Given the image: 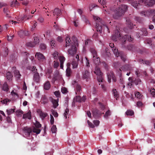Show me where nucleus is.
<instances>
[{"instance_id": "1", "label": "nucleus", "mask_w": 155, "mask_h": 155, "mask_svg": "<svg viewBox=\"0 0 155 155\" xmlns=\"http://www.w3.org/2000/svg\"><path fill=\"white\" fill-rule=\"evenodd\" d=\"M68 40V55H70L75 58L77 52V47L78 46V44L77 38L74 36L71 37Z\"/></svg>"}, {"instance_id": "2", "label": "nucleus", "mask_w": 155, "mask_h": 155, "mask_svg": "<svg viewBox=\"0 0 155 155\" xmlns=\"http://www.w3.org/2000/svg\"><path fill=\"white\" fill-rule=\"evenodd\" d=\"M128 6L126 5H119L112 13L113 17L115 19H118L122 16L127 11Z\"/></svg>"}, {"instance_id": "3", "label": "nucleus", "mask_w": 155, "mask_h": 155, "mask_svg": "<svg viewBox=\"0 0 155 155\" xmlns=\"http://www.w3.org/2000/svg\"><path fill=\"white\" fill-rule=\"evenodd\" d=\"M94 72L97 76V78L98 81L99 83V85H100L101 84L102 87H104V86L103 84L104 79L102 77V73L101 72L99 68L97 66H96Z\"/></svg>"}, {"instance_id": "4", "label": "nucleus", "mask_w": 155, "mask_h": 155, "mask_svg": "<svg viewBox=\"0 0 155 155\" xmlns=\"http://www.w3.org/2000/svg\"><path fill=\"white\" fill-rule=\"evenodd\" d=\"M93 18L94 20L99 21V22H100L99 23H98V24H97L96 25L97 30V31H99L101 33L102 32V29H104V30L107 31H108V32H109V31H108L109 29L107 26L105 25H103L102 26H101V25H100L101 23V22H100L101 21V19L99 17L97 16H95V15H93Z\"/></svg>"}, {"instance_id": "5", "label": "nucleus", "mask_w": 155, "mask_h": 155, "mask_svg": "<svg viewBox=\"0 0 155 155\" xmlns=\"http://www.w3.org/2000/svg\"><path fill=\"white\" fill-rule=\"evenodd\" d=\"M92 54L93 61L94 63L96 64H99L100 63V59L98 57L96 51L94 50H93L91 51Z\"/></svg>"}, {"instance_id": "6", "label": "nucleus", "mask_w": 155, "mask_h": 155, "mask_svg": "<svg viewBox=\"0 0 155 155\" xmlns=\"http://www.w3.org/2000/svg\"><path fill=\"white\" fill-rule=\"evenodd\" d=\"M92 112L93 116L96 119L99 118L102 114H104L103 112L102 113L100 110L97 109H94Z\"/></svg>"}, {"instance_id": "7", "label": "nucleus", "mask_w": 155, "mask_h": 155, "mask_svg": "<svg viewBox=\"0 0 155 155\" xmlns=\"http://www.w3.org/2000/svg\"><path fill=\"white\" fill-rule=\"evenodd\" d=\"M79 60V55L78 54H77L75 58H73V60L71 62L73 68H76L78 67V62Z\"/></svg>"}, {"instance_id": "8", "label": "nucleus", "mask_w": 155, "mask_h": 155, "mask_svg": "<svg viewBox=\"0 0 155 155\" xmlns=\"http://www.w3.org/2000/svg\"><path fill=\"white\" fill-rule=\"evenodd\" d=\"M35 56L40 62H43L45 61V58L42 53L40 52H37L36 53Z\"/></svg>"}, {"instance_id": "9", "label": "nucleus", "mask_w": 155, "mask_h": 155, "mask_svg": "<svg viewBox=\"0 0 155 155\" xmlns=\"http://www.w3.org/2000/svg\"><path fill=\"white\" fill-rule=\"evenodd\" d=\"M112 50L113 51L114 53L115 54V55L117 56H119V55L120 56V58L121 59H122L123 61H125L126 60V58L125 56H122L121 55V54L120 53H119L118 52V50L117 49H116L115 48H114L112 49Z\"/></svg>"}, {"instance_id": "10", "label": "nucleus", "mask_w": 155, "mask_h": 155, "mask_svg": "<svg viewBox=\"0 0 155 155\" xmlns=\"http://www.w3.org/2000/svg\"><path fill=\"white\" fill-rule=\"evenodd\" d=\"M13 71L14 73L15 76L17 79H19L20 78L21 75L20 74L19 71L16 69V68L13 67L12 68V72Z\"/></svg>"}, {"instance_id": "11", "label": "nucleus", "mask_w": 155, "mask_h": 155, "mask_svg": "<svg viewBox=\"0 0 155 155\" xmlns=\"http://www.w3.org/2000/svg\"><path fill=\"white\" fill-rule=\"evenodd\" d=\"M82 78L87 81L90 78V72L87 70L84 71L82 73Z\"/></svg>"}, {"instance_id": "12", "label": "nucleus", "mask_w": 155, "mask_h": 155, "mask_svg": "<svg viewBox=\"0 0 155 155\" xmlns=\"http://www.w3.org/2000/svg\"><path fill=\"white\" fill-rule=\"evenodd\" d=\"M50 98L51 99V101L52 103L54 108H56L58 105V99L57 100L54 99L52 97H50Z\"/></svg>"}, {"instance_id": "13", "label": "nucleus", "mask_w": 155, "mask_h": 155, "mask_svg": "<svg viewBox=\"0 0 155 155\" xmlns=\"http://www.w3.org/2000/svg\"><path fill=\"white\" fill-rule=\"evenodd\" d=\"M141 16L149 17L151 15V10L147 11H143L140 13Z\"/></svg>"}, {"instance_id": "14", "label": "nucleus", "mask_w": 155, "mask_h": 155, "mask_svg": "<svg viewBox=\"0 0 155 155\" xmlns=\"http://www.w3.org/2000/svg\"><path fill=\"white\" fill-rule=\"evenodd\" d=\"M48 102V99L46 96L45 95H43L41 99V103L45 104H47Z\"/></svg>"}, {"instance_id": "15", "label": "nucleus", "mask_w": 155, "mask_h": 155, "mask_svg": "<svg viewBox=\"0 0 155 155\" xmlns=\"http://www.w3.org/2000/svg\"><path fill=\"white\" fill-rule=\"evenodd\" d=\"M75 102H81V98L80 96H76L74 98L72 103V106H75Z\"/></svg>"}, {"instance_id": "16", "label": "nucleus", "mask_w": 155, "mask_h": 155, "mask_svg": "<svg viewBox=\"0 0 155 155\" xmlns=\"http://www.w3.org/2000/svg\"><path fill=\"white\" fill-rule=\"evenodd\" d=\"M107 76L108 78V81L109 82H110V80L111 78L114 81H115L116 80V79L115 77H114V75L112 74H111V75L109 73L107 74Z\"/></svg>"}, {"instance_id": "17", "label": "nucleus", "mask_w": 155, "mask_h": 155, "mask_svg": "<svg viewBox=\"0 0 155 155\" xmlns=\"http://www.w3.org/2000/svg\"><path fill=\"white\" fill-rule=\"evenodd\" d=\"M40 76L39 74L38 73H35L34 75V80L37 82H38L40 80Z\"/></svg>"}, {"instance_id": "18", "label": "nucleus", "mask_w": 155, "mask_h": 155, "mask_svg": "<svg viewBox=\"0 0 155 155\" xmlns=\"http://www.w3.org/2000/svg\"><path fill=\"white\" fill-rule=\"evenodd\" d=\"M59 60L60 62L61 68L63 69V64L65 60V58L64 57L60 56L59 58Z\"/></svg>"}, {"instance_id": "19", "label": "nucleus", "mask_w": 155, "mask_h": 155, "mask_svg": "<svg viewBox=\"0 0 155 155\" xmlns=\"http://www.w3.org/2000/svg\"><path fill=\"white\" fill-rule=\"evenodd\" d=\"M23 130L25 133H27L28 135V136L30 135V133L32 131V130L31 128H28L27 127H24Z\"/></svg>"}, {"instance_id": "20", "label": "nucleus", "mask_w": 155, "mask_h": 155, "mask_svg": "<svg viewBox=\"0 0 155 155\" xmlns=\"http://www.w3.org/2000/svg\"><path fill=\"white\" fill-rule=\"evenodd\" d=\"M54 15H56L57 16H59L61 13V11L58 8H55L54 11Z\"/></svg>"}, {"instance_id": "21", "label": "nucleus", "mask_w": 155, "mask_h": 155, "mask_svg": "<svg viewBox=\"0 0 155 155\" xmlns=\"http://www.w3.org/2000/svg\"><path fill=\"white\" fill-rule=\"evenodd\" d=\"M113 94L116 99L117 100V99L119 96V94L118 91L116 89H113L112 90Z\"/></svg>"}, {"instance_id": "22", "label": "nucleus", "mask_w": 155, "mask_h": 155, "mask_svg": "<svg viewBox=\"0 0 155 155\" xmlns=\"http://www.w3.org/2000/svg\"><path fill=\"white\" fill-rule=\"evenodd\" d=\"M130 70V67L128 65H125L121 68L120 70V71H127Z\"/></svg>"}, {"instance_id": "23", "label": "nucleus", "mask_w": 155, "mask_h": 155, "mask_svg": "<svg viewBox=\"0 0 155 155\" xmlns=\"http://www.w3.org/2000/svg\"><path fill=\"white\" fill-rule=\"evenodd\" d=\"M12 77L13 76L10 72H8L6 73V77L9 81L12 80Z\"/></svg>"}, {"instance_id": "24", "label": "nucleus", "mask_w": 155, "mask_h": 155, "mask_svg": "<svg viewBox=\"0 0 155 155\" xmlns=\"http://www.w3.org/2000/svg\"><path fill=\"white\" fill-rule=\"evenodd\" d=\"M52 56L54 59H57L58 58L59 59V58L60 56L58 55V53L57 51H55L53 54H52Z\"/></svg>"}, {"instance_id": "25", "label": "nucleus", "mask_w": 155, "mask_h": 155, "mask_svg": "<svg viewBox=\"0 0 155 155\" xmlns=\"http://www.w3.org/2000/svg\"><path fill=\"white\" fill-rule=\"evenodd\" d=\"M28 118L29 119H31V115L30 113L28 112L25 114H24L23 115V118L25 119Z\"/></svg>"}, {"instance_id": "26", "label": "nucleus", "mask_w": 155, "mask_h": 155, "mask_svg": "<svg viewBox=\"0 0 155 155\" xmlns=\"http://www.w3.org/2000/svg\"><path fill=\"white\" fill-rule=\"evenodd\" d=\"M140 34H142L144 36L147 35V32L146 29L145 28H142L141 31L140 32Z\"/></svg>"}, {"instance_id": "27", "label": "nucleus", "mask_w": 155, "mask_h": 155, "mask_svg": "<svg viewBox=\"0 0 155 155\" xmlns=\"http://www.w3.org/2000/svg\"><path fill=\"white\" fill-rule=\"evenodd\" d=\"M32 131L34 133H36L37 134H38L40 133L41 130L39 128L34 127L32 130Z\"/></svg>"}, {"instance_id": "28", "label": "nucleus", "mask_w": 155, "mask_h": 155, "mask_svg": "<svg viewBox=\"0 0 155 155\" xmlns=\"http://www.w3.org/2000/svg\"><path fill=\"white\" fill-rule=\"evenodd\" d=\"M23 113V111L20 110H18L16 111V115L18 117H21Z\"/></svg>"}, {"instance_id": "29", "label": "nucleus", "mask_w": 155, "mask_h": 155, "mask_svg": "<svg viewBox=\"0 0 155 155\" xmlns=\"http://www.w3.org/2000/svg\"><path fill=\"white\" fill-rule=\"evenodd\" d=\"M155 3V1L154 0H150L147 3V5L152 6Z\"/></svg>"}, {"instance_id": "30", "label": "nucleus", "mask_w": 155, "mask_h": 155, "mask_svg": "<svg viewBox=\"0 0 155 155\" xmlns=\"http://www.w3.org/2000/svg\"><path fill=\"white\" fill-rule=\"evenodd\" d=\"M134 111L131 110H127L126 112V114L127 115L132 116L134 114Z\"/></svg>"}, {"instance_id": "31", "label": "nucleus", "mask_w": 155, "mask_h": 155, "mask_svg": "<svg viewBox=\"0 0 155 155\" xmlns=\"http://www.w3.org/2000/svg\"><path fill=\"white\" fill-rule=\"evenodd\" d=\"M28 60L26 58L24 60H23L21 62V65L23 67H24L28 65Z\"/></svg>"}, {"instance_id": "32", "label": "nucleus", "mask_w": 155, "mask_h": 155, "mask_svg": "<svg viewBox=\"0 0 155 155\" xmlns=\"http://www.w3.org/2000/svg\"><path fill=\"white\" fill-rule=\"evenodd\" d=\"M40 115L42 119H44L47 115V114L41 111L40 114Z\"/></svg>"}, {"instance_id": "33", "label": "nucleus", "mask_w": 155, "mask_h": 155, "mask_svg": "<svg viewBox=\"0 0 155 155\" xmlns=\"http://www.w3.org/2000/svg\"><path fill=\"white\" fill-rule=\"evenodd\" d=\"M51 130L53 133H55L57 131V128L56 126L53 125L51 128Z\"/></svg>"}, {"instance_id": "34", "label": "nucleus", "mask_w": 155, "mask_h": 155, "mask_svg": "<svg viewBox=\"0 0 155 155\" xmlns=\"http://www.w3.org/2000/svg\"><path fill=\"white\" fill-rule=\"evenodd\" d=\"M74 26L77 27H79V20L77 19L74 21Z\"/></svg>"}, {"instance_id": "35", "label": "nucleus", "mask_w": 155, "mask_h": 155, "mask_svg": "<svg viewBox=\"0 0 155 155\" xmlns=\"http://www.w3.org/2000/svg\"><path fill=\"white\" fill-rule=\"evenodd\" d=\"M130 3L132 6L136 8H137V6L139 5V4L135 1H133L132 2H130Z\"/></svg>"}, {"instance_id": "36", "label": "nucleus", "mask_w": 155, "mask_h": 155, "mask_svg": "<svg viewBox=\"0 0 155 155\" xmlns=\"http://www.w3.org/2000/svg\"><path fill=\"white\" fill-rule=\"evenodd\" d=\"M6 111L7 112L8 114V115H10L15 112V110L12 109H10L8 110L7 109Z\"/></svg>"}, {"instance_id": "37", "label": "nucleus", "mask_w": 155, "mask_h": 155, "mask_svg": "<svg viewBox=\"0 0 155 155\" xmlns=\"http://www.w3.org/2000/svg\"><path fill=\"white\" fill-rule=\"evenodd\" d=\"M51 111L52 112V114L54 116V117H57L58 116V114L55 110H54L53 109H51Z\"/></svg>"}, {"instance_id": "38", "label": "nucleus", "mask_w": 155, "mask_h": 155, "mask_svg": "<svg viewBox=\"0 0 155 155\" xmlns=\"http://www.w3.org/2000/svg\"><path fill=\"white\" fill-rule=\"evenodd\" d=\"M50 45L51 47L52 48H53L54 47V41L53 39H51L50 41Z\"/></svg>"}, {"instance_id": "39", "label": "nucleus", "mask_w": 155, "mask_h": 155, "mask_svg": "<svg viewBox=\"0 0 155 155\" xmlns=\"http://www.w3.org/2000/svg\"><path fill=\"white\" fill-rule=\"evenodd\" d=\"M81 88H76V89L75 90L76 94L78 95L80 94L81 91Z\"/></svg>"}, {"instance_id": "40", "label": "nucleus", "mask_w": 155, "mask_h": 155, "mask_svg": "<svg viewBox=\"0 0 155 155\" xmlns=\"http://www.w3.org/2000/svg\"><path fill=\"white\" fill-rule=\"evenodd\" d=\"M26 45L27 46L30 47H33L35 45L34 42H28L26 44Z\"/></svg>"}, {"instance_id": "41", "label": "nucleus", "mask_w": 155, "mask_h": 155, "mask_svg": "<svg viewBox=\"0 0 155 155\" xmlns=\"http://www.w3.org/2000/svg\"><path fill=\"white\" fill-rule=\"evenodd\" d=\"M110 115V111L109 110H108L106 112L105 114L104 115V117L105 118H107Z\"/></svg>"}, {"instance_id": "42", "label": "nucleus", "mask_w": 155, "mask_h": 155, "mask_svg": "<svg viewBox=\"0 0 155 155\" xmlns=\"http://www.w3.org/2000/svg\"><path fill=\"white\" fill-rule=\"evenodd\" d=\"M147 0H140L138 4L139 5H140V4H143L147 5Z\"/></svg>"}, {"instance_id": "43", "label": "nucleus", "mask_w": 155, "mask_h": 155, "mask_svg": "<svg viewBox=\"0 0 155 155\" xmlns=\"http://www.w3.org/2000/svg\"><path fill=\"white\" fill-rule=\"evenodd\" d=\"M50 84L49 81H47L44 84V87H50Z\"/></svg>"}, {"instance_id": "44", "label": "nucleus", "mask_w": 155, "mask_h": 155, "mask_svg": "<svg viewBox=\"0 0 155 155\" xmlns=\"http://www.w3.org/2000/svg\"><path fill=\"white\" fill-rule=\"evenodd\" d=\"M150 92L153 97H155V89L154 88H151V89L150 90Z\"/></svg>"}, {"instance_id": "45", "label": "nucleus", "mask_w": 155, "mask_h": 155, "mask_svg": "<svg viewBox=\"0 0 155 155\" xmlns=\"http://www.w3.org/2000/svg\"><path fill=\"white\" fill-rule=\"evenodd\" d=\"M8 49L7 48H5L4 50V52L3 53V55L4 56L6 57V56L8 54Z\"/></svg>"}, {"instance_id": "46", "label": "nucleus", "mask_w": 155, "mask_h": 155, "mask_svg": "<svg viewBox=\"0 0 155 155\" xmlns=\"http://www.w3.org/2000/svg\"><path fill=\"white\" fill-rule=\"evenodd\" d=\"M35 127L38 128H39L41 127V124L38 121H36L35 123Z\"/></svg>"}, {"instance_id": "47", "label": "nucleus", "mask_w": 155, "mask_h": 155, "mask_svg": "<svg viewBox=\"0 0 155 155\" xmlns=\"http://www.w3.org/2000/svg\"><path fill=\"white\" fill-rule=\"evenodd\" d=\"M124 38L127 40V39L129 41H132L131 40V38L130 37V36H129L128 35H125L124 36Z\"/></svg>"}, {"instance_id": "48", "label": "nucleus", "mask_w": 155, "mask_h": 155, "mask_svg": "<svg viewBox=\"0 0 155 155\" xmlns=\"http://www.w3.org/2000/svg\"><path fill=\"white\" fill-rule=\"evenodd\" d=\"M87 123L89 126L92 128H93L94 127V125L91 122H90L88 120H87Z\"/></svg>"}, {"instance_id": "49", "label": "nucleus", "mask_w": 155, "mask_h": 155, "mask_svg": "<svg viewBox=\"0 0 155 155\" xmlns=\"http://www.w3.org/2000/svg\"><path fill=\"white\" fill-rule=\"evenodd\" d=\"M38 21L40 23H42L44 21V18L42 17H39L38 19Z\"/></svg>"}, {"instance_id": "50", "label": "nucleus", "mask_w": 155, "mask_h": 155, "mask_svg": "<svg viewBox=\"0 0 155 155\" xmlns=\"http://www.w3.org/2000/svg\"><path fill=\"white\" fill-rule=\"evenodd\" d=\"M39 41V40L38 38L37 37H35L34 43L35 45L38 43Z\"/></svg>"}, {"instance_id": "51", "label": "nucleus", "mask_w": 155, "mask_h": 155, "mask_svg": "<svg viewBox=\"0 0 155 155\" xmlns=\"http://www.w3.org/2000/svg\"><path fill=\"white\" fill-rule=\"evenodd\" d=\"M18 4L17 1L16 0H13L11 4V6H14L15 5H17Z\"/></svg>"}, {"instance_id": "52", "label": "nucleus", "mask_w": 155, "mask_h": 155, "mask_svg": "<svg viewBox=\"0 0 155 155\" xmlns=\"http://www.w3.org/2000/svg\"><path fill=\"white\" fill-rule=\"evenodd\" d=\"M46 48V45L44 44H41L40 45V48L42 49H45Z\"/></svg>"}, {"instance_id": "53", "label": "nucleus", "mask_w": 155, "mask_h": 155, "mask_svg": "<svg viewBox=\"0 0 155 155\" xmlns=\"http://www.w3.org/2000/svg\"><path fill=\"white\" fill-rule=\"evenodd\" d=\"M99 2L102 5H105L106 2L105 0H99Z\"/></svg>"}, {"instance_id": "54", "label": "nucleus", "mask_w": 155, "mask_h": 155, "mask_svg": "<svg viewBox=\"0 0 155 155\" xmlns=\"http://www.w3.org/2000/svg\"><path fill=\"white\" fill-rule=\"evenodd\" d=\"M99 105L100 109L103 110H104L105 108L104 106L102 104L101 102H99Z\"/></svg>"}, {"instance_id": "55", "label": "nucleus", "mask_w": 155, "mask_h": 155, "mask_svg": "<svg viewBox=\"0 0 155 155\" xmlns=\"http://www.w3.org/2000/svg\"><path fill=\"white\" fill-rule=\"evenodd\" d=\"M54 67L55 68H57L59 66V63L57 61H54Z\"/></svg>"}, {"instance_id": "56", "label": "nucleus", "mask_w": 155, "mask_h": 155, "mask_svg": "<svg viewBox=\"0 0 155 155\" xmlns=\"http://www.w3.org/2000/svg\"><path fill=\"white\" fill-rule=\"evenodd\" d=\"M93 123L96 126H97L99 125L100 121L98 120H95L93 121Z\"/></svg>"}, {"instance_id": "57", "label": "nucleus", "mask_w": 155, "mask_h": 155, "mask_svg": "<svg viewBox=\"0 0 155 155\" xmlns=\"http://www.w3.org/2000/svg\"><path fill=\"white\" fill-rule=\"evenodd\" d=\"M137 105L138 107H139L142 106L143 103L141 101H139L137 102Z\"/></svg>"}, {"instance_id": "58", "label": "nucleus", "mask_w": 155, "mask_h": 155, "mask_svg": "<svg viewBox=\"0 0 155 155\" xmlns=\"http://www.w3.org/2000/svg\"><path fill=\"white\" fill-rule=\"evenodd\" d=\"M141 94L139 92H137L135 94V97L137 98H140L141 97Z\"/></svg>"}, {"instance_id": "59", "label": "nucleus", "mask_w": 155, "mask_h": 155, "mask_svg": "<svg viewBox=\"0 0 155 155\" xmlns=\"http://www.w3.org/2000/svg\"><path fill=\"white\" fill-rule=\"evenodd\" d=\"M61 91L63 94L66 93L67 92L66 88H61Z\"/></svg>"}, {"instance_id": "60", "label": "nucleus", "mask_w": 155, "mask_h": 155, "mask_svg": "<svg viewBox=\"0 0 155 155\" xmlns=\"http://www.w3.org/2000/svg\"><path fill=\"white\" fill-rule=\"evenodd\" d=\"M85 62H86V66L87 67H89L90 65L89 60L87 59L86 57H85Z\"/></svg>"}, {"instance_id": "61", "label": "nucleus", "mask_w": 155, "mask_h": 155, "mask_svg": "<svg viewBox=\"0 0 155 155\" xmlns=\"http://www.w3.org/2000/svg\"><path fill=\"white\" fill-rule=\"evenodd\" d=\"M10 101V100L6 99L3 100L2 101V102L3 104H7V103L9 102Z\"/></svg>"}, {"instance_id": "62", "label": "nucleus", "mask_w": 155, "mask_h": 155, "mask_svg": "<svg viewBox=\"0 0 155 155\" xmlns=\"http://www.w3.org/2000/svg\"><path fill=\"white\" fill-rule=\"evenodd\" d=\"M68 108H67L65 111L64 113V114H63L64 117H65V119H66L67 118V115H68Z\"/></svg>"}, {"instance_id": "63", "label": "nucleus", "mask_w": 155, "mask_h": 155, "mask_svg": "<svg viewBox=\"0 0 155 155\" xmlns=\"http://www.w3.org/2000/svg\"><path fill=\"white\" fill-rule=\"evenodd\" d=\"M83 21L85 23H86V24H90L89 21L85 17H84V18H83Z\"/></svg>"}, {"instance_id": "64", "label": "nucleus", "mask_w": 155, "mask_h": 155, "mask_svg": "<svg viewBox=\"0 0 155 155\" xmlns=\"http://www.w3.org/2000/svg\"><path fill=\"white\" fill-rule=\"evenodd\" d=\"M54 93L57 97H59L60 96V92L59 91H55L54 92Z\"/></svg>"}]
</instances>
